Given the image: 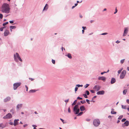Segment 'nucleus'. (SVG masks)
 Returning <instances> with one entry per match:
<instances>
[{
    "label": "nucleus",
    "mask_w": 129,
    "mask_h": 129,
    "mask_svg": "<svg viewBox=\"0 0 129 129\" xmlns=\"http://www.w3.org/2000/svg\"><path fill=\"white\" fill-rule=\"evenodd\" d=\"M10 9L8 4L5 3L3 4L1 8V11L3 13H8L10 12Z\"/></svg>",
    "instance_id": "nucleus-1"
},
{
    "label": "nucleus",
    "mask_w": 129,
    "mask_h": 129,
    "mask_svg": "<svg viewBox=\"0 0 129 129\" xmlns=\"http://www.w3.org/2000/svg\"><path fill=\"white\" fill-rule=\"evenodd\" d=\"M14 60L16 62H18L19 60L21 62L22 61V60L21 58L18 53H16L15 54H14Z\"/></svg>",
    "instance_id": "nucleus-2"
},
{
    "label": "nucleus",
    "mask_w": 129,
    "mask_h": 129,
    "mask_svg": "<svg viewBox=\"0 0 129 129\" xmlns=\"http://www.w3.org/2000/svg\"><path fill=\"white\" fill-rule=\"evenodd\" d=\"M100 121L99 119H95L93 121V124L95 126H98L100 124Z\"/></svg>",
    "instance_id": "nucleus-3"
},
{
    "label": "nucleus",
    "mask_w": 129,
    "mask_h": 129,
    "mask_svg": "<svg viewBox=\"0 0 129 129\" xmlns=\"http://www.w3.org/2000/svg\"><path fill=\"white\" fill-rule=\"evenodd\" d=\"M21 84L20 82L15 83L13 84V89L14 90L16 89Z\"/></svg>",
    "instance_id": "nucleus-4"
},
{
    "label": "nucleus",
    "mask_w": 129,
    "mask_h": 129,
    "mask_svg": "<svg viewBox=\"0 0 129 129\" xmlns=\"http://www.w3.org/2000/svg\"><path fill=\"white\" fill-rule=\"evenodd\" d=\"M126 71L125 70H123L120 75V79H123L126 74Z\"/></svg>",
    "instance_id": "nucleus-5"
},
{
    "label": "nucleus",
    "mask_w": 129,
    "mask_h": 129,
    "mask_svg": "<svg viewBox=\"0 0 129 129\" xmlns=\"http://www.w3.org/2000/svg\"><path fill=\"white\" fill-rule=\"evenodd\" d=\"M101 87L100 86L96 85L94 86L93 88V89L94 90L96 91H98L99 90H100Z\"/></svg>",
    "instance_id": "nucleus-6"
},
{
    "label": "nucleus",
    "mask_w": 129,
    "mask_h": 129,
    "mask_svg": "<svg viewBox=\"0 0 129 129\" xmlns=\"http://www.w3.org/2000/svg\"><path fill=\"white\" fill-rule=\"evenodd\" d=\"M12 117V115L10 113H8L7 114L6 116H4L3 118L4 119H10Z\"/></svg>",
    "instance_id": "nucleus-7"
},
{
    "label": "nucleus",
    "mask_w": 129,
    "mask_h": 129,
    "mask_svg": "<svg viewBox=\"0 0 129 129\" xmlns=\"http://www.w3.org/2000/svg\"><path fill=\"white\" fill-rule=\"evenodd\" d=\"M129 124V121L128 120L126 121L122 125V126L124 128L125 126H128Z\"/></svg>",
    "instance_id": "nucleus-8"
},
{
    "label": "nucleus",
    "mask_w": 129,
    "mask_h": 129,
    "mask_svg": "<svg viewBox=\"0 0 129 129\" xmlns=\"http://www.w3.org/2000/svg\"><path fill=\"white\" fill-rule=\"evenodd\" d=\"M22 104H18L16 107V110L17 111H19L20 109H21L22 107Z\"/></svg>",
    "instance_id": "nucleus-9"
},
{
    "label": "nucleus",
    "mask_w": 129,
    "mask_h": 129,
    "mask_svg": "<svg viewBox=\"0 0 129 129\" xmlns=\"http://www.w3.org/2000/svg\"><path fill=\"white\" fill-rule=\"evenodd\" d=\"M124 33L123 35V36H125L127 34L128 31V27H126L124 28Z\"/></svg>",
    "instance_id": "nucleus-10"
},
{
    "label": "nucleus",
    "mask_w": 129,
    "mask_h": 129,
    "mask_svg": "<svg viewBox=\"0 0 129 129\" xmlns=\"http://www.w3.org/2000/svg\"><path fill=\"white\" fill-rule=\"evenodd\" d=\"M73 111L75 114L77 115L80 112V110L79 108H73Z\"/></svg>",
    "instance_id": "nucleus-11"
},
{
    "label": "nucleus",
    "mask_w": 129,
    "mask_h": 129,
    "mask_svg": "<svg viewBox=\"0 0 129 129\" xmlns=\"http://www.w3.org/2000/svg\"><path fill=\"white\" fill-rule=\"evenodd\" d=\"M105 93V91L104 90H102L97 92L96 94L97 95H103Z\"/></svg>",
    "instance_id": "nucleus-12"
},
{
    "label": "nucleus",
    "mask_w": 129,
    "mask_h": 129,
    "mask_svg": "<svg viewBox=\"0 0 129 129\" xmlns=\"http://www.w3.org/2000/svg\"><path fill=\"white\" fill-rule=\"evenodd\" d=\"M19 120L18 119H15L14 121V123L13 124V125L14 126H16V125H18L19 124V123L18 122V121H19Z\"/></svg>",
    "instance_id": "nucleus-13"
},
{
    "label": "nucleus",
    "mask_w": 129,
    "mask_h": 129,
    "mask_svg": "<svg viewBox=\"0 0 129 129\" xmlns=\"http://www.w3.org/2000/svg\"><path fill=\"white\" fill-rule=\"evenodd\" d=\"M99 80H101L103 81H105L106 78L104 76L99 77L98 78Z\"/></svg>",
    "instance_id": "nucleus-14"
},
{
    "label": "nucleus",
    "mask_w": 129,
    "mask_h": 129,
    "mask_svg": "<svg viewBox=\"0 0 129 129\" xmlns=\"http://www.w3.org/2000/svg\"><path fill=\"white\" fill-rule=\"evenodd\" d=\"M11 98L9 96H8L4 100V102H6L9 101L11 100Z\"/></svg>",
    "instance_id": "nucleus-15"
},
{
    "label": "nucleus",
    "mask_w": 129,
    "mask_h": 129,
    "mask_svg": "<svg viewBox=\"0 0 129 129\" xmlns=\"http://www.w3.org/2000/svg\"><path fill=\"white\" fill-rule=\"evenodd\" d=\"M9 30H6L4 33V35L5 36H7L9 34Z\"/></svg>",
    "instance_id": "nucleus-16"
},
{
    "label": "nucleus",
    "mask_w": 129,
    "mask_h": 129,
    "mask_svg": "<svg viewBox=\"0 0 129 129\" xmlns=\"http://www.w3.org/2000/svg\"><path fill=\"white\" fill-rule=\"evenodd\" d=\"M81 111H83L85 110L86 108L84 106H82L80 107V109Z\"/></svg>",
    "instance_id": "nucleus-17"
},
{
    "label": "nucleus",
    "mask_w": 129,
    "mask_h": 129,
    "mask_svg": "<svg viewBox=\"0 0 129 129\" xmlns=\"http://www.w3.org/2000/svg\"><path fill=\"white\" fill-rule=\"evenodd\" d=\"M38 90L36 89H31L29 90V93H33L35 92Z\"/></svg>",
    "instance_id": "nucleus-18"
},
{
    "label": "nucleus",
    "mask_w": 129,
    "mask_h": 129,
    "mask_svg": "<svg viewBox=\"0 0 129 129\" xmlns=\"http://www.w3.org/2000/svg\"><path fill=\"white\" fill-rule=\"evenodd\" d=\"M48 8V5L47 4H46L44 7L43 11H46Z\"/></svg>",
    "instance_id": "nucleus-19"
},
{
    "label": "nucleus",
    "mask_w": 129,
    "mask_h": 129,
    "mask_svg": "<svg viewBox=\"0 0 129 129\" xmlns=\"http://www.w3.org/2000/svg\"><path fill=\"white\" fill-rule=\"evenodd\" d=\"M65 56H67L70 59H71L72 58L71 55L70 53H68L67 55H66Z\"/></svg>",
    "instance_id": "nucleus-20"
},
{
    "label": "nucleus",
    "mask_w": 129,
    "mask_h": 129,
    "mask_svg": "<svg viewBox=\"0 0 129 129\" xmlns=\"http://www.w3.org/2000/svg\"><path fill=\"white\" fill-rule=\"evenodd\" d=\"M5 127V125L3 124V123L0 124V127H2V128H4Z\"/></svg>",
    "instance_id": "nucleus-21"
},
{
    "label": "nucleus",
    "mask_w": 129,
    "mask_h": 129,
    "mask_svg": "<svg viewBox=\"0 0 129 129\" xmlns=\"http://www.w3.org/2000/svg\"><path fill=\"white\" fill-rule=\"evenodd\" d=\"M83 113V112H80L79 113H78V114H77V116H79L81 115Z\"/></svg>",
    "instance_id": "nucleus-22"
},
{
    "label": "nucleus",
    "mask_w": 129,
    "mask_h": 129,
    "mask_svg": "<svg viewBox=\"0 0 129 129\" xmlns=\"http://www.w3.org/2000/svg\"><path fill=\"white\" fill-rule=\"evenodd\" d=\"M96 96H94L92 99V100L90 101L91 102H94L95 101H93V100L94 99L96 98Z\"/></svg>",
    "instance_id": "nucleus-23"
},
{
    "label": "nucleus",
    "mask_w": 129,
    "mask_h": 129,
    "mask_svg": "<svg viewBox=\"0 0 129 129\" xmlns=\"http://www.w3.org/2000/svg\"><path fill=\"white\" fill-rule=\"evenodd\" d=\"M10 28L11 29H13L16 28V27L15 26H10Z\"/></svg>",
    "instance_id": "nucleus-24"
},
{
    "label": "nucleus",
    "mask_w": 129,
    "mask_h": 129,
    "mask_svg": "<svg viewBox=\"0 0 129 129\" xmlns=\"http://www.w3.org/2000/svg\"><path fill=\"white\" fill-rule=\"evenodd\" d=\"M77 101V100H75L74 102L72 104V106H73V105H75L76 104V102Z\"/></svg>",
    "instance_id": "nucleus-25"
},
{
    "label": "nucleus",
    "mask_w": 129,
    "mask_h": 129,
    "mask_svg": "<svg viewBox=\"0 0 129 129\" xmlns=\"http://www.w3.org/2000/svg\"><path fill=\"white\" fill-rule=\"evenodd\" d=\"M127 91L126 90H124L123 91V93L124 94H125Z\"/></svg>",
    "instance_id": "nucleus-26"
},
{
    "label": "nucleus",
    "mask_w": 129,
    "mask_h": 129,
    "mask_svg": "<svg viewBox=\"0 0 129 129\" xmlns=\"http://www.w3.org/2000/svg\"><path fill=\"white\" fill-rule=\"evenodd\" d=\"M10 112L12 113L13 114H14V110L13 109H12L10 110Z\"/></svg>",
    "instance_id": "nucleus-27"
},
{
    "label": "nucleus",
    "mask_w": 129,
    "mask_h": 129,
    "mask_svg": "<svg viewBox=\"0 0 129 129\" xmlns=\"http://www.w3.org/2000/svg\"><path fill=\"white\" fill-rule=\"evenodd\" d=\"M76 86H77L78 87H82L83 86V85H80L78 84L76 85Z\"/></svg>",
    "instance_id": "nucleus-28"
},
{
    "label": "nucleus",
    "mask_w": 129,
    "mask_h": 129,
    "mask_svg": "<svg viewBox=\"0 0 129 129\" xmlns=\"http://www.w3.org/2000/svg\"><path fill=\"white\" fill-rule=\"evenodd\" d=\"M80 103L82 104H83L86 103V101L85 100H82L80 101Z\"/></svg>",
    "instance_id": "nucleus-29"
},
{
    "label": "nucleus",
    "mask_w": 129,
    "mask_h": 129,
    "mask_svg": "<svg viewBox=\"0 0 129 129\" xmlns=\"http://www.w3.org/2000/svg\"><path fill=\"white\" fill-rule=\"evenodd\" d=\"M89 84H86L84 86V87L85 88H87L89 85Z\"/></svg>",
    "instance_id": "nucleus-30"
},
{
    "label": "nucleus",
    "mask_w": 129,
    "mask_h": 129,
    "mask_svg": "<svg viewBox=\"0 0 129 129\" xmlns=\"http://www.w3.org/2000/svg\"><path fill=\"white\" fill-rule=\"evenodd\" d=\"M123 117V116L122 115H121L119 116L118 118V119H121Z\"/></svg>",
    "instance_id": "nucleus-31"
},
{
    "label": "nucleus",
    "mask_w": 129,
    "mask_h": 129,
    "mask_svg": "<svg viewBox=\"0 0 129 129\" xmlns=\"http://www.w3.org/2000/svg\"><path fill=\"white\" fill-rule=\"evenodd\" d=\"M73 108H78V106L76 104L74 106Z\"/></svg>",
    "instance_id": "nucleus-32"
},
{
    "label": "nucleus",
    "mask_w": 129,
    "mask_h": 129,
    "mask_svg": "<svg viewBox=\"0 0 129 129\" xmlns=\"http://www.w3.org/2000/svg\"><path fill=\"white\" fill-rule=\"evenodd\" d=\"M122 108V109H126V106H123L122 105H121Z\"/></svg>",
    "instance_id": "nucleus-33"
},
{
    "label": "nucleus",
    "mask_w": 129,
    "mask_h": 129,
    "mask_svg": "<svg viewBox=\"0 0 129 129\" xmlns=\"http://www.w3.org/2000/svg\"><path fill=\"white\" fill-rule=\"evenodd\" d=\"M8 22H5V23H3V26H4L5 25H6L7 24H8Z\"/></svg>",
    "instance_id": "nucleus-34"
},
{
    "label": "nucleus",
    "mask_w": 129,
    "mask_h": 129,
    "mask_svg": "<svg viewBox=\"0 0 129 129\" xmlns=\"http://www.w3.org/2000/svg\"><path fill=\"white\" fill-rule=\"evenodd\" d=\"M124 60H125V59H122V60H120V63H121V64L123 63H124Z\"/></svg>",
    "instance_id": "nucleus-35"
},
{
    "label": "nucleus",
    "mask_w": 129,
    "mask_h": 129,
    "mask_svg": "<svg viewBox=\"0 0 129 129\" xmlns=\"http://www.w3.org/2000/svg\"><path fill=\"white\" fill-rule=\"evenodd\" d=\"M85 92L87 95H88L89 94V92L88 90H86L85 91Z\"/></svg>",
    "instance_id": "nucleus-36"
},
{
    "label": "nucleus",
    "mask_w": 129,
    "mask_h": 129,
    "mask_svg": "<svg viewBox=\"0 0 129 129\" xmlns=\"http://www.w3.org/2000/svg\"><path fill=\"white\" fill-rule=\"evenodd\" d=\"M83 95L84 96L85 98H88L87 96V95L86 94H83Z\"/></svg>",
    "instance_id": "nucleus-37"
},
{
    "label": "nucleus",
    "mask_w": 129,
    "mask_h": 129,
    "mask_svg": "<svg viewBox=\"0 0 129 129\" xmlns=\"http://www.w3.org/2000/svg\"><path fill=\"white\" fill-rule=\"evenodd\" d=\"M108 34V33H105L101 34L100 35H105Z\"/></svg>",
    "instance_id": "nucleus-38"
},
{
    "label": "nucleus",
    "mask_w": 129,
    "mask_h": 129,
    "mask_svg": "<svg viewBox=\"0 0 129 129\" xmlns=\"http://www.w3.org/2000/svg\"><path fill=\"white\" fill-rule=\"evenodd\" d=\"M126 120V119L125 118H123L122 119L121 121L122 122H124Z\"/></svg>",
    "instance_id": "nucleus-39"
},
{
    "label": "nucleus",
    "mask_w": 129,
    "mask_h": 129,
    "mask_svg": "<svg viewBox=\"0 0 129 129\" xmlns=\"http://www.w3.org/2000/svg\"><path fill=\"white\" fill-rule=\"evenodd\" d=\"M3 17V15L2 14H0V18L1 19H2Z\"/></svg>",
    "instance_id": "nucleus-40"
},
{
    "label": "nucleus",
    "mask_w": 129,
    "mask_h": 129,
    "mask_svg": "<svg viewBox=\"0 0 129 129\" xmlns=\"http://www.w3.org/2000/svg\"><path fill=\"white\" fill-rule=\"evenodd\" d=\"M69 100V99H68L65 100L64 101L66 103V104L68 102Z\"/></svg>",
    "instance_id": "nucleus-41"
},
{
    "label": "nucleus",
    "mask_w": 129,
    "mask_h": 129,
    "mask_svg": "<svg viewBox=\"0 0 129 129\" xmlns=\"http://www.w3.org/2000/svg\"><path fill=\"white\" fill-rule=\"evenodd\" d=\"M52 61L53 63L54 64L55 63V60L53 59H52Z\"/></svg>",
    "instance_id": "nucleus-42"
},
{
    "label": "nucleus",
    "mask_w": 129,
    "mask_h": 129,
    "mask_svg": "<svg viewBox=\"0 0 129 129\" xmlns=\"http://www.w3.org/2000/svg\"><path fill=\"white\" fill-rule=\"evenodd\" d=\"M78 87H77V86H76L75 88V92H76V91H77V90H78Z\"/></svg>",
    "instance_id": "nucleus-43"
},
{
    "label": "nucleus",
    "mask_w": 129,
    "mask_h": 129,
    "mask_svg": "<svg viewBox=\"0 0 129 129\" xmlns=\"http://www.w3.org/2000/svg\"><path fill=\"white\" fill-rule=\"evenodd\" d=\"M68 111L69 113H70L71 112V111L70 110V108L69 107L68 108Z\"/></svg>",
    "instance_id": "nucleus-44"
},
{
    "label": "nucleus",
    "mask_w": 129,
    "mask_h": 129,
    "mask_svg": "<svg viewBox=\"0 0 129 129\" xmlns=\"http://www.w3.org/2000/svg\"><path fill=\"white\" fill-rule=\"evenodd\" d=\"M86 102H87V103L88 104H90L89 101V100H88V99H86Z\"/></svg>",
    "instance_id": "nucleus-45"
},
{
    "label": "nucleus",
    "mask_w": 129,
    "mask_h": 129,
    "mask_svg": "<svg viewBox=\"0 0 129 129\" xmlns=\"http://www.w3.org/2000/svg\"><path fill=\"white\" fill-rule=\"evenodd\" d=\"M77 99L78 100H81L82 99V98L79 97H78L77 98Z\"/></svg>",
    "instance_id": "nucleus-46"
},
{
    "label": "nucleus",
    "mask_w": 129,
    "mask_h": 129,
    "mask_svg": "<svg viewBox=\"0 0 129 129\" xmlns=\"http://www.w3.org/2000/svg\"><path fill=\"white\" fill-rule=\"evenodd\" d=\"M117 8H116L115 9V12L114 13V14H115L116 13H117Z\"/></svg>",
    "instance_id": "nucleus-47"
},
{
    "label": "nucleus",
    "mask_w": 129,
    "mask_h": 129,
    "mask_svg": "<svg viewBox=\"0 0 129 129\" xmlns=\"http://www.w3.org/2000/svg\"><path fill=\"white\" fill-rule=\"evenodd\" d=\"M82 28L83 29V30L86 29V27L84 26H82Z\"/></svg>",
    "instance_id": "nucleus-48"
},
{
    "label": "nucleus",
    "mask_w": 129,
    "mask_h": 129,
    "mask_svg": "<svg viewBox=\"0 0 129 129\" xmlns=\"http://www.w3.org/2000/svg\"><path fill=\"white\" fill-rule=\"evenodd\" d=\"M90 91L92 93H94L95 92L94 91V90H90Z\"/></svg>",
    "instance_id": "nucleus-49"
},
{
    "label": "nucleus",
    "mask_w": 129,
    "mask_h": 129,
    "mask_svg": "<svg viewBox=\"0 0 129 129\" xmlns=\"http://www.w3.org/2000/svg\"><path fill=\"white\" fill-rule=\"evenodd\" d=\"M107 73V72H101V74L102 75H103L105 73Z\"/></svg>",
    "instance_id": "nucleus-50"
},
{
    "label": "nucleus",
    "mask_w": 129,
    "mask_h": 129,
    "mask_svg": "<svg viewBox=\"0 0 129 129\" xmlns=\"http://www.w3.org/2000/svg\"><path fill=\"white\" fill-rule=\"evenodd\" d=\"M25 88H26V91H28V87L26 85H25Z\"/></svg>",
    "instance_id": "nucleus-51"
},
{
    "label": "nucleus",
    "mask_w": 129,
    "mask_h": 129,
    "mask_svg": "<svg viewBox=\"0 0 129 129\" xmlns=\"http://www.w3.org/2000/svg\"><path fill=\"white\" fill-rule=\"evenodd\" d=\"M78 106L80 105H81V103L80 102H78L77 103V104Z\"/></svg>",
    "instance_id": "nucleus-52"
},
{
    "label": "nucleus",
    "mask_w": 129,
    "mask_h": 129,
    "mask_svg": "<svg viewBox=\"0 0 129 129\" xmlns=\"http://www.w3.org/2000/svg\"><path fill=\"white\" fill-rule=\"evenodd\" d=\"M111 84H113V78L111 79Z\"/></svg>",
    "instance_id": "nucleus-53"
},
{
    "label": "nucleus",
    "mask_w": 129,
    "mask_h": 129,
    "mask_svg": "<svg viewBox=\"0 0 129 129\" xmlns=\"http://www.w3.org/2000/svg\"><path fill=\"white\" fill-rule=\"evenodd\" d=\"M3 30V28H2V27L0 28V31H2Z\"/></svg>",
    "instance_id": "nucleus-54"
},
{
    "label": "nucleus",
    "mask_w": 129,
    "mask_h": 129,
    "mask_svg": "<svg viewBox=\"0 0 129 129\" xmlns=\"http://www.w3.org/2000/svg\"><path fill=\"white\" fill-rule=\"evenodd\" d=\"M9 124L10 125H13L14 123H13V122H10L9 123Z\"/></svg>",
    "instance_id": "nucleus-55"
},
{
    "label": "nucleus",
    "mask_w": 129,
    "mask_h": 129,
    "mask_svg": "<svg viewBox=\"0 0 129 129\" xmlns=\"http://www.w3.org/2000/svg\"><path fill=\"white\" fill-rule=\"evenodd\" d=\"M13 20H11L9 21V22L10 23H13Z\"/></svg>",
    "instance_id": "nucleus-56"
},
{
    "label": "nucleus",
    "mask_w": 129,
    "mask_h": 129,
    "mask_svg": "<svg viewBox=\"0 0 129 129\" xmlns=\"http://www.w3.org/2000/svg\"><path fill=\"white\" fill-rule=\"evenodd\" d=\"M90 120V119H86V121H89Z\"/></svg>",
    "instance_id": "nucleus-57"
},
{
    "label": "nucleus",
    "mask_w": 129,
    "mask_h": 129,
    "mask_svg": "<svg viewBox=\"0 0 129 129\" xmlns=\"http://www.w3.org/2000/svg\"><path fill=\"white\" fill-rule=\"evenodd\" d=\"M121 71L120 70H119L118 71V73L119 74L121 73Z\"/></svg>",
    "instance_id": "nucleus-58"
},
{
    "label": "nucleus",
    "mask_w": 129,
    "mask_h": 129,
    "mask_svg": "<svg viewBox=\"0 0 129 129\" xmlns=\"http://www.w3.org/2000/svg\"><path fill=\"white\" fill-rule=\"evenodd\" d=\"M126 102L128 104H129V100L127 99L126 100Z\"/></svg>",
    "instance_id": "nucleus-59"
},
{
    "label": "nucleus",
    "mask_w": 129,
    "mask_h": 129,
    "mask_svg": "<svg viewBox=\"0 0 129 129\" xmlns=\"http://www.w3.org/2000/svg\"><path fill=\"white\" fill-rule=\"evenodd\" d=\"M28 125L27 124H24V125H23V127H26V126H27Z\"/></svg>",
    "instance_id": "nucleus-60"
},
{
    "label": "nucleus",
    "mask_w": 129,
    "mask_h": 129,
    "mask_svg": "<svg viewBox=\"0 0 129 129\" xmlns=\"http://www.w3.org/2000/svg\"><path fill=\"white\" fill-rule=\"evenodd\" d=\"M33 127H36L37 126L36 125H33L32 126Z\"/></svg>",
    "instance_id": "nucleus-61"
},
{
    "label": "nucleus",
    "mask_w": 129,
    "mask_h": 129,
    "mask_svg": "<svg viewBox=\"0 0 129 129\" xmlns=\"http://www.w3.org/2000/svg\"><path fill=\"white\" fill-rule=\"evenodd\" d=\"M116 82V80L115 78H113V83Z\"/></svg>",
    "instance_id": "nucleus-62"
},
{
    "label": "nucleus",
    "mask_w": 129,
    "mask_h": 129,
    "mask_svg": "<svg viewBox=\"0 0 129 129\" xmlns=\"http://www.w3.org/2000/svg\"><path fill=\"white\" fill-rule=\"evenodd\" d=\"M111 113L112 114H113V109H112V111L111 112Z\"/></svg>",
    "instance_id": "nucleus-63"
},
{
    "label": "nucleus",
    "mask_w": 129,
    "mask_h": 129,
    "mask_svg": "<svg viewBox=\"0 0 129 129\" xmlns=\"http://www.w3.org/2000/svg\"><path fill=\"white\" fill-rule=\"evenodd\" d=\"M116 42L117 43H118L120 42V41H119L118 40H117Z\"/></svg>",
    "instance_id": "nucleus-64"
}]
</instances>
